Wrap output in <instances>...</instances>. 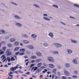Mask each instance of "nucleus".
<instances>
[{
	"mask_svg": "<svg viewBox=\"0 0 79 79\" xmlns=\"http://www.w3.org/2000/svg\"><path fill=\"white\" fill-rule=\"evenodd\" d=\"M18 69V66L15 67H12L11 68L10 70V71H16V69Z\"/></svg>",
	"mask_w": 79,
	"mask_h": 79,
	"instance_id": "f257e3e1",
	"label": "nucleus"
},
{
	"mask_svg": "<svg viewBox=\"0 0 79 79\" xmlns=\"http://www.w3.org/2000/svg\"><path fill=\"white\" fill-rule=\"evenodd\" d=\"M10 50V49H8L7 50V51L6 52V53L7 55V56H10L11 55L12 52H10L9 51Z\"/></svg>",
	"mask_w": 79,
	"mask_h": 79,
	"instance_id": "f03ea898",
	"label": "nucleus"
},
{
	"mask_svg": "<svg viewBox=\"0 0 79 79\" xmlns=\"http://www.w3.org/2000/svg\"><path fill=\"white\" fill-rule=\"evenodd\" d=\"M53 45H55V46L57 48H59L60 47H61V45L57 44V43H53Z\"/></svg>",
	"mask_w": 79,
	"mask_h": 79,
	"instance_id": "7ed1b4c3",
	"label": "nucleus"
},
{
	"mask_svg": "<svg viewBox=\"0 0 79 79\" xmlns=\"http://www.w3.org/2000/svg\"><path fill=\"white\" fill-rule=\"evenodd\" d=\"M48 60L51 62H53V61H54V59L52 57H48Z\"/></svg>",
	"mask_w": 79,
	"mask_h": 79,
	"instance_id": "20e7f679",
	"label": "nucleus"
},
{
	"mask_svg": "<svg viewBox=\"0 0 79 79\" xmlns=\"http://www.w3.org/2000/svg\"><path fill=\"white\" fill-rule=\"evenodd\" d=\"M67 52L68 54H69V55H70L71 54V53H73V51H72V50L70 49H68L67 50Z\"/></svg>",
	"mask_w": 79,
	"mask_h": 79,
	"instance_id": "39448f33",
	"label": "nucleus"
},
{
	"mask_svg": "<svg viewBox=\"0 0 79 79\" xmlns=\"http://www.w3.org/2000/svg\"><path fill=\"white\" fill-rule=\"evenodd\" d=\"M64 74H65L66 76H69L70 75V73L68 71H67V70H65L64 72Z\"/></svg>",
	"mask_w": 79,
	"mask_h": 79,
	"instance_id": "423d86ee",
	"label": "nucleus"
},
{
	"mask_svg": "<svg viewBox=\"0 0 79 79\" xmlns=\"http://www.w3.org/2000/svg\"><path fill=\"white\" fill-rule=\"evenodd\" d=\"M49 67L50 68L53 69L54 68V66L53 64H48Z\"/></svg>",
	"mask_w": 79,
	"mask_h": 79,
	"instance_id": "0eeeda50",
	"label": "nucleus"
},
{
	"mask_svg": "<svg viewBox=\"0 0 79 79\" xmlns=\"http://www.w3.org/2000/svg\"><path fill=\"white\" fill-rule=\"evenodd\" d=\"M19 50L20 52H23V53H24L26 52V49L25 48L21 49Z\"/></svg>",
	"mask_w": 79,
	"mask_h": 79,
	"instance_id": "6e6552de",
	"label": "nucleus"
},
{
	"mask_svg": "<svg viewBox=\"0 0 79 79\" xmlns=\"http://www.w3.org/2000/svg\"><path fill=\"white\" fill-rule=\"evenodd\" d=\"M23 44H29V41L27 40H23Z\"/></svg>",
	"mask_w": 79,
	"mask_h": 79,
	"instance_id": "1a4fd4ad",
	"label": "nucleus"
},
{
	"mask_svg": "<svg viewBox=\"0 0 79 79\" xmlns=\"http://www.w3.org/2000/svg\"><path fill=\"white\" fill-rule=\"evenodd\" d=\"M49 35L50 37H51V38H53V34L52 33H49Z\"/></svg>",
	"mask_w": 79,
	"mask_h": 79,
	"instance_id": "9d476101",
	"label": "nucleus"
},
{
	"mask_svg": "<svg viewBox=\"0 0 79 79\" xmlns=\"http://www.w3.org/2000/svg\"><path fill=\"white\" fill-rule=\"evenodd\" d=\"M27 48L29 49H33V46L31 45H29L27 46Z\"/></svg>",
	"mask_w": 79,
	"mask_h": 79,
	"instance_id": "9b49d317",
	"label": "nucleus"
},
{
	"mask_svg": "<svg viewBox=\"0 0 79 79\" xmlns=\"http://www.w3.org/2000/svg\"><path fill=\"white\" fill-rule=\"evenodd\" d=\"M16 25L17 26L19 27H21L22 26V25L19 23H17L16 24Z\"/></svg>",
	"mask_w": 79,
	"mask_h": 79,
	"instance_id": "f8f14e48",
	"label": "nucleus"
},
{
	"mask_svg": "<svg viewBox=\"0 0 79 79\" xmlns=\"http://www.w3.org/2000/svg\"><path fill=\"white\" fill-rule=\"evenodd\" d=\"M31 58L32 59H37V56H32Z\"/></svg>",
	"mask_w": 79,
	"mask_h": 79,
	"instance_id": "ddd939ff",
	"label": "nucleus"
},
{
	"mask_svg": "<svg viewBox=\"0 0 79 79\" xmlns=\"http://www.w3.org/2000/svg\"><path fill=\"white\" fill-rule=\"evenodd\" d=\"M36 54L38 55V56H42V54H41L40 52H36Z\"/></svg>",
	"mask_w": 79,
	"mask_h": 79,
	"instance_id": "4468645a",
	"label": "nucleus"
},
{
	"mask_svg": "<svg viewBox=\"0 0 79 79\" xmlns=\"http://www.w3.org/2000/svg\"><path fill=\"white\" fill-rule=\"evenodd\" d=\"M42 60L40 59H37L36 60V63H39V62H40Z\"/></svg>",
	"mask_w": 79,
	"mask_h": 79,
	"instance_id": "2eb2a0df",
	"label": "nucleus"
},
{
	"mask_svg": "<svg viewBox=\"0 0 79 79\" xmlns=\"http://www.w3.org/2000/svg\"><path fill=\"white\" fill-rule=\"evenodd\" d=\"M73 63L74 64H77V60L76 59H74L73 60Z\"/></svg>",
	"mask_w": 79,
	"mask_h": 79,
	"instance_id": "dca6fc26",
	"label": "nucleus"
},
{
	"mask_svg": "<svg viewBox=\"0 0 79 79\" xmlns=\"http://www.w3.org/2000/svg\"><path fill=\"white\" fill-rule=\"evenodd\" d=\"M14 45L15 46H18L19 45V42H15L14 43Z\"/></svg>",
	"mask_w": 79,
	"mask_h": 79,
	"instance_id": "f3484780",
	"label": "nucleus"
},
{
	"mask_svg": "<svg viewBox=\"0 0 79 79\" xmlns=\"http://www.w3.org/2000/svg\"><path fill=\"white\" fill-rule=\"evenodd\" d=\"M10 42H13L16 40V39H14V38H12V39H10Z\"/></svg>",
	"mask_w": 79,
	"mask_h": 79,
	"instance_id": "a211bd4d",
	"label": "nucleus"
},
{
	"mask_svg": "<svg viewBox=\"0 0 79 79\" xmlns=\"http://www.w3.org/2000/svg\"><path fill=\"white\" fill-rule=\"evenodd\" d=\"M19 49V48L17 47L14 49V51H17V50H18Z\"/></svg>",
	"mask_w": 79,
	"mask_h": 79,
	"instance_id": "6ab92c4d",
	"label": "nucleus"
},
{
	"mask_svg": "<svg viewBox=\"0 0 79 79\" xmlns=\"http://www.w3.org/2000/svg\"><path fill=\"white\" fill-rule=\"evenodd\" d=\"M31 37H33V38H35L36 37H37V35L35 34H33L31 35Z\"/></svg>",
	"mask_w": 79,
	"mask_h": 79,
	"instance_id": "aec40b11",
	"label": "nucleus"
},
{
	"mask_svg": "<svg viewBox=\"0 0 79 79\" xmlns=\"http://www.w3.org/2000/svg\"><path fill=\"white\" fill-rule=\"evenodd\" d=\"M42 62H41L40 63H39L37 65L38 66L39 68H40V67L41 66V65H42Z\"/></svg>",
	"mask_w": 79,
	"mask_h": 79,
	"instance_id": "412c9836",
	"label": "nucleus"
},
{
	"mask_svg": "<svg viewBox=\"0 0 79 79\" xmlns=\"http://www.w3.org/2000/svg\"><path fill=\"white\" fill-rule=\"evenodd\" d=\"M52 72L53 73H54V74H55L56 73V69H54L52 70Z\"/></svg>",
	"mask_w": 79,
	"mask_h": 79,
	"instance_id": "4be33fe9",
	"label": "nucleus"
},
{
	"mask_svg": "<svg viewBox=\"0 0 79 79\" xmlns=\"http://www.w3.org/2000/svg\"><path fill=\"white\" fill-rule=\"evenodd\" d=\"M22 37H25L26 38H28V36L26 34H24L22 35Z\"/></svg>",
	"mask_w": 79,
	"mask_h": 79,
	"instance_id": "5701e85b",
	"label": "nucleus"
},
{
	"mask_svg": "<svg viewBox=\"0 0 79 79\" xmlns=\"http://www.w3.org/2000/svg\"><path fill=\"white\" fill-rule=\"evenodd\" d=\"M14 17L15 19H21V18L19 17V16H15Z\"/></svg>",
	"mask_w": 79,
	"mask_h": 79,
	"instance_id": "b1692460",
	"label": "nucleus"
},
{
	"mask_svg": "<svg viewBox=\"0 0 79 79\" xmlns=\"http://www.w3.org/2000/svg\"><path fill=\"white\" fill-rule=\"evenodd\" d=\"M65 66L66 67L68 68L69 67H70V64H65Z\"/></svg>",
	"mask_w": 79,
	"mask_h": 79,
	"instance_id": "393cba45",
	"label": "nucleus"
},
{
	"mask_svg": "<svg viewBox=\"0 0 79 79\" xmlns=\"http://www.w3.org/2000/svg\"><path fill=\"white\" fill-rule=\"evenodd\" d=\"M71 42L72 43H77V41L75 40H71Z\"/></svg>",
	"mask_w": 79,
	"mask_h": 79,
	"instance_id": "a878e982",
	"label": "nucleus"
},
{
	"mask_svg": "<svg viewBox=\"0 0 79 79\" xmlns=\"http://www.w3.org/2000/svg\"><path fill=\"white\" fill-rule=\"evenodd\" d=\"M43 45H44V47H48V44L47 43H44L43 44Z\"/></svg>",
	"mask_w": 79,
	"mask_h": 79,
	"instance_id": "bb28decb",
	"label": "nucleus"
},
{
	"mask_svg": "<svg viewBox=\"0 0 79 79\" xmlns=\"http://www.w3.org/2000/svg\"><path fill=\"white\" fill-rule=\"evenodd\" d=\"M44 71H43L42 73H43V74H44L46 73V72H47L48 70L47 69H44Z\"/></svg>",
	"mask_w": 79,
	"mask_h": 79,
	"instance_id": "cd10ccee",
	"label": "nucleus"
},
{
	"mask_svg": "<svg viewBox=\"0 0 79 79\" xmlns=\"http://www.w3.org/2000/svg\"><path fill=\"white\" fill-rule=\"evenodd\" d=\"M44 19L45 20H46V21H50V19H48L47 18L44 17Z\"/></svg>",
	"mask_w": 79,
	"mask_h": 79,
	"instance_id": "c85d7f7f",
	"label": "nucleus"
},
{
	"mask_svg": "<svg viewBox=\"0 0 79 79\" xmlns=\"http://www.w3.org/2000/svg\"><path fill=\"white\" fill-rule=\"evenodd\" d=\"M35 61H36V60H33L31 61V63H35Z\"/></svg>",
	"mask_w": 79,
	"mask_h": 79,
	"instance_id": "c756f323",
	"label": "nucleus"
},
{
	"mask_svg": "<svg viewBox=\"0 0 79 79\" xmlns=\"http://www.w3.org/2000/svg\"><path fill=\"white\" fill-rule=\"evenodd\" d=\"M7 60H8V62H10L11 61V59L10 58H9V57H7Z\"/></svg>",
	"mask_w": 79,
	"mask_h": 79,
	"instance_id": "7c9ffc66",
	"label": "nucleus"
},
{
	"mask_svg": "<svg viewBox=\"0 0 79 79\" xmlns=\"http://www.w3.org/2000/svg\"><path fill=\"white\" fill-rule=\"evenodd\" d=\"M72 77H73V78H74L75 79H76L77 78V76L76 75H73L72 76Z\"/></svg>",
	"mask_w": 79,
	"mask_h": 79,
	"instance_id": "2f4dec72",
	"label": "nucleus"
},
{
	"mask_svg": "<svg viewBox=\"0 0 79 79\" xmlns=\"http://www.w3.org/2000/svg\"><path fill=\"white\" fill-rule=\"evenodd\" d=\"M3 58V59H5V56L4 55H2L1 57V58L2 59V58Z\"/></svg>",
	"mask_w": 79,
	"mask_h": 79,
	"instance_id": "473e14b6",
	"label": "nucleus"
},
{
	"mask_svg": "<svg viewBox=\"0 0 79 79\" xmlns=\"http://www.w3.org/2000/svg\"><path fill=\"white\" fill-rule=\"evenodd\" d=\"M11 61H15V59L14 58V57H12L11 59Z\"/></svg>",
	"mask_w": 79,
	"mask_h": 79,
	"instance_id": "72a5a7b5",
	"label": "nucleus"
},
{
	"mask_svg": "<svg viewBox=\"0 0 79 79\" xmlns=\"http://www.w3.org/2000/svg\"><path fill=\"white\" fill-rule=\"evenodd\" d=\"M8 47H11L13 46V45H12V44H9L8 45Z\"/></svg>",
	"mask_w": 79,
	"mask_h": 79,
	"instance_id": "f704fd0d",
	"label": "nucleus"
},
{
	"mask_svg": "<svg viewBox=\"0 0 79 79\" xmlns=\"http://www.w3.org/2000/svg\"><path fill=\"white\" fill-rule=\"evenodd\" d=\"M34 6H35L36 8H40L39 6H38L37 5L34 4Z\"/></svg>",
	"mask_w": 79,
	"mask_h": 79,
	"instance_id": "c9c22d12",
	"label": "nucleus"
},
{
	"mask_svg": "<svg viewBox=\"0 0 79 79\" xmlns=\"http://www.w3.org/2000/svg\"><path fill=\"white\" fill-rule=\"evenodd\" d=\"M46 67H45L42 66L40 68V69H45V68H46Z\"/></svg>",
	"mask_w": 79,
	"mask_h": 79,
	"instance_id": "e433bc0d",
	"label": "nucleus"
},
{
	"mask_svg": "<svg viewBox=\"0 0 79 79\" xmlns=\"http://www.w3.org/2000/svg\"><path fill=\"white\" fill-rule=\"evenodd\" d=\"M74 73L75 74H78V71H74Z\"/></svg>",
	"mask_w": 79,
	"mask_h": 79,
	"instance_id": "4c0bfd02",
	"label": "nucleus"
},
{
	"mask_svg": "<svg viewBox=\"0 0 79 79\" xmlns=\"http://www.w3.org/2000/svg\"><path fill=\"white\" fill-rule=\"evenodd\" d=\"M3 50V51H5V50H6V47H3L2 48Z\"/></svg>",
	"mask_w": 79,
	"mask_h": 79,
	"instance_id": "58836bf2",
	"label": "nucleus"
},
{
	"mask_svg": "<svg viewBox=\"0 0 79 79\" xmlns=\"http://www.w3.org/2000/svg\"><path fill=\"white\" fill-rule=\"evenodd\" d=\"M1 32L2 34H5V31L4 30H1Z\"/></svg>",
	"mask_w": 79,
	"mask_h": 79,
	"instance_id": "ea45409f",
	"label": "nucleus"
},
{
	"mask_svg": "<svg viewBox=\"0 0 79 79\" xmlns=\"http://www.w3.org/2000/svg\"><path fill=\"white\" fill-rule=\"evenodd\" d=\"M5 44V42H2L1 43H0V47H1V44Z\"/></svg>",
	"mask_w": 79,
	"mask_h": 79,
	"instance_id": "a19ab883",
	"label": "nucleus"
},
{
	"mask_svg": "<svg viewBox=\"0 0 79 79\" xmlns=\"http://www.w3.org/2000/svg\"><path fill=\"white\" fill-rule=\"evenodd\" d=\"M54 54H58V52L57 51H54Z\"/></svg>",
	"mask_w": 79,
	"mask_h": 79,
	"instance_id": "79ce46f5",
	"label": "nucleus"
},
{
	"mask_svg": "<svg viewBox=\"0 0 79 79\" xmlns=\"http://www.w3.org/2000/svg\"><path fill=\"white\" fill-rule=\"evenodd\" d=\"M19 55H20V56H23V55H24V54L23 53H20L19 54Z\"/></svg>",
	"mask_w": 79,
	"mask_h": 79,
	"instance_id": "37998d69",
	"label": "nucleus"
},
{
	"mask_svg": "<svg viewBox=\"0 0 79 79\" xmlns=\"http://www.w3.org/2000/svg\"><path fill=\"white\" fill-rule=\"evenodd\" d=\"M62 79H66V77L64 76H62Z\"/></svg>",
	"mask_w": 79,
	"mask_h": 79,
	"instance_id": "c03bdc74",
	"label": "nucleus"
},
{
	"mask_svg": "<svg viewBox=\"0 0 79 79\" xmlns=\"http://www.w3.org/2000/svg\"><path fill=\"white\" fill-rule=\"evenodd\" d=\"M74 6H76V7H79V6L77 4H74Z\"/></svg>",
	"mask_w": 79,
	"mask_h": 79,
	"instance_id": "a18cd8bd",
	"label": "nucleus"
},
{
	"mask_svg": "<svg viewBox=\"0 0 79 79\" xmlns=\"http://www.w3.org/2000/svg\"><path fill=\"white\" fill-rule=\"evenodd\" d=\"M25 74H27V75H30L29 74H31V73L28 72L27 73H26Z\"/></svg>",
	"mask_w": 79,
	"mask_h": 79,
	"instance_id": "49530a36",
	"label": "nucleus"
},
{
	"mask_svg": "<svg viewBox=\"0 0 79 79\" xmlns=\"http://www.w3.org/2000/svg\"><path fill=\"white\" fill-rule=\"evenodd\" d=\"M8 75H9V76H10V77H13V76L11 74H8Z\"/></svg>",
	"mask_w": 79,
	"mask_h": 79,
	"instance_id": "de8ad7c7",
	"label": "nucleus"
},
{
	"mask_svg": "<svg viewBox=\"0 0 79 79\" xmlns=\"http://www.w3.org/2000/svg\"><path fill=\"white\" fill-rule=\"evenodd\" d=\"M53 6L54 7H55V8H58V6H56L55 5H53Z\"/></svg>",
	"mask_w": 79,
	"mask_h": 79,
	"instance_id": "09e8293b",
	"label": "nucleus"
},
{
	"mask_svg": "<svg viewBox=\"0 0 79 79\" xmlns=\"http://www.w3.org/2000/svg\"><path fill=\"white\" fill-rule=\"evenodd\" d=\"M37 68H38L37 67H35V69H34V71H36V70H37Z\"/></svg>",
	"mask_w": 79,
	"mask_h": 79,
	"instance_id": "8fccbe9b",
	"label": "nucleus"
},
{
	"mask_svg": "<svg viewBox=\"0 0 79 79\" xmlns=\"http://www.w3.org/2000/svg\"><path fill=\"white\" fill-rule=\"evenodd\" d=\"M43 64L44 66H48V65L46 64Z\"/></svg>",
	"mask_w": 79,
	"mask_h": 79,
	"instance_id": "3c124183",
	"label": "nucleus"
},
{
	"mask_svg": "<svg viewBox=\"0 0 79 79\" xmlns=\"http://www.w3.org/2000/svg\"><path fill=\"white\" fill-rule=\"evenodd\" d=\"M34 66V64H32L30 66V68H32V67H33Z\"/></svg>",
	"mask_w": 79,
	"mask_h": 79,
	"instance_id": "603ef678",
	"label": "nucleus"
},
{
	"mask_svg": "<svg viewBox=\"0 0 79 79\" xmlns=\"http://www.w3.org/2000/svg\"><path fill=\"white\" fill-rule=\"evenodd\" d=\"M28 63H30V62H27L26 63V66H27V65H28Z\"/></svg>",
	"mask_w": 79,
	"mask_h": 79,
	"instance_id": "864d4df0",
	"label": "nucleus"
},
{
	"mask_svg": "<svg viewBox=\"0 0 79 79\" xmlns=\"http://www.w3.org/2000/svg\"><path fill=\"white\" fill-rule=\"evenodd\" d=\"M14 73H16V74H19V72L17 71H15Z\"/></svg>",
	"mask_w": 79,
	"mask_h": 79,
	"instance_id": "5fc2aeb1",
	"label": "nucleus"
},
{
	"mask_svg": "<svg viewBox=\"0 0 79 79\" xmlns=\"http://www.w3.org/2000/svg\"><path fill=\"white\" fill-rule=\"evenodd\" d=\"M3 51H1L0 52V55H2V54H3Z\"/></svg>",
	"mask_w": 79,
	"mask_h": 79,
	"instance_id": "6e6d98bb",
	"label": "nucleus"
},
{
	"mask_svg": "<svg viewBox=\"0 0 79 79\" xmlns=\"http://www.w3.org/2000/svg\"><path fill=\"white\" fill-rule=\"evenodd\" d=\"M54 51H50V52L51 53H53V54H54Z\"/></svg>",
	"mask_w": 79,
	"mask_h": 79,
	"instance_id": "4d7b16f0",
	"label": "nucleus"
},
{
	"mask_svg": "<svg viewBox=\"0 0 79 79\" xmlns=\"http://www.w3.org/2000/svg\"><path fill=\"white\" fill-rule=\"evenodd\" d=\"M19 52H18L16 53L15 54V55H18V54H19Z\"/></svg>",
	"mask_w": 79,
	"mask_h": 79,
	"instance_id": "13d9d810",
	"label": "nucleus"
},
{
	"mask_svg": "<svg viewBox=\"0 0 79 79\" xmlns=\"http://www.w3.org/2000/svg\"><path fill=\"white\" fill-rule=\"evenodd\" d=\"M11 3L13 5H17V4H15V3H14L13 2H11Z\"/></svg>",
	"mask_w": 79,
	"mask_h": 79,
	"instance_id": "bf43d9fd",
	"label": "nucleus"
},
{
	"mask_svg": "<svg viewBox=\"0 0 79 79\" xmlns=\"http://www.w3.org/2000/svg\"><path fill=\"white\" fill-rule=\"evenodd\" d=\"M55 77V75H53L52 77V79H53L54 78V77Z\"/></svg>",
	"mask_w": 79,
	"mask_h": 79,
	"instance_id": "052dcab7",
	"label": "nucleus"
},
{
	"mask_svg": "<svg viewBox=\"0 0 79 79\" xmlns=\"http://www.w3.org/2000/svg\"><path fill=\"white\" fill-rule=\"evenodd\" d=\"M43 16H47V15L46 14H44L43 15Z\"/></svg>",
	"mask_w": 79,
	"mask_h": 79,
	"instance_id": "680f3d73",
	"label": "nucleus"
},
{
	"mask_svg": "<svg viewBox=\"0 0 79 79\" xmlns=\"http://www.w3.org/2000/svg\"><path fill=\"white\" fill-rule=\"evenodd\" d=\"M57 73H58L57 74H58V76H60V73L59 72H58Z\"/></svg>",
	"mask_w": 79,
	"mask_h": 79,
	"instance_id": "e2e57ef3",
	"label": "nucleus"
},
{
	"mask_svg": "<svg viewBox=\"0 0 79 79\" xmlns=\"http://www.w3.org/2000/svg\"><path fill=\"white\" fill-rule=\"evenodd\" d=\"M5 68H8V65H6L4 66Z\"/></svg>",
	"mask_w": 79,
	"mask_h": 79,
	"instance_id": "0e129e2a",
	"label": "nucleus"
},
{
	"mask_svg": "<svg viewBox=\"0 0 79 79\" xmlns=\"http://www.w3.org/2000/svg\"><path fill=\"white\" fill-rule=\"evenodd\" d=\"M27 54H30V52L29 51H27Z\"/></svg>",
	"mask_w": 79,
	"mask_h": 79,
	"instance_id": "69168bd1",
	"label": "nucleus"
},
{
	"mask_svg": "<svg viewBox=\"0 0 79 79\" xmlns=\"http://www.w3.org/2000/svg\"><path fill=\"white\" fill-rule=\"evenodd\" d=\"M20 46H23V43H20Z\"/></svg>",
	"mask_w": 79,
	"mask_h": 79,
	"instance_id": "338daca9",
	"label": "nucleus"
},
{
	"mask_svg": "<svg viewBox=\"0 0 79 79\" xmlns=\"http://www.w3.org/2000/svg\"><path fill=\"white\" fill-rule=\"evenodd\" d=\"M8 64L9 66H10L11 64V63H8Z\"/></svg>",
	"mask_w": 79,
	"mask_h": 79,
	"instance_id": "774afa93",
	"label": "nucleus"
}]
</instances>
